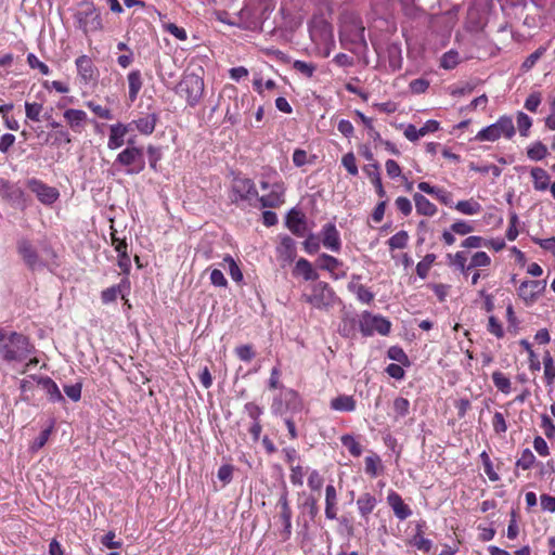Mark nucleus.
Instances as JSON below:
<instances>
[{"mask_svg": "<svg viewBox=\"0 0 555 555\" xmlns=\"http://www.w3.org/2000/svg\"><path fill=\"white\" fill-rule=\"evenodd\" d=\"M128 280L125 279L121 281L120 284L111 286L106 289H104L101 294V299L104 304H109L116 300L118 294L122 292V287L128 284Z\"/></svg>", "mask_w": 555, "mask_h": 555, "instance_id": "37", "label": "nucleus"}, {"mask_svg": "<svg viewBox=\"0 0 555 555\" xmlns=\"http://www.w3.org/2000/svg\"><path fill=\"white\" fill-rule=\"evenodd\" d=\"M16 248L24 263L31 271L41 270L48 267L56 257L55 251L49 245H44L41 248V255H39L36 247L27 238H21L17 242Z\"/></svg>", "mask_w": 555, "mask_h": 555, "instance_id": "2", "label": "nucleus"}, {"mask_svg": "<svg viewBox=\"0 0 555 555\" xmlns=\"http://www.w3.org/2000/svg\"><path fill=\"white\" fill-rule=\"evenodd\" d=\"M287 495H288L287 489H286V487H284V489L279 498V501H278V505L281 507L280 517L282 520L292 519V509L288 504Z\"/></svg>", "mask_w": 555, "mask_h": 555, "instance_id": "42", "label": "nucleus"}, {"mask_svg": "<svg viewBox=\"0 0 555 555\" xmlns=\"http://www.w3.org/2000/svg\"><path fill=\"white\" fill-rule=\"evenodd\" d=\"M28 338L16 332L7 334L0 328V354L7 362H22L33 352Z\"/></svg>", "mask_w": 555, "mask_h": 555, "instance_id": "1", "label": "nucleus"}, {"mask_svg": "<svg viewBox=\"0 0 555 555\" xmlns=\"http://www.w3.org/2000/svg\"><path fill=\"white\" fill-rule=\"evenodd\" d=\"M492 382L494 386L503 393L511 392V380L502 372L495 371L492 373Z\"/></svg>", "mask_w": 555, "mask_h": 555, "instance_id": "39", "label": "nucleus"}, {"mask_svg": "<svg viewBox=\"0 0 555 555\" xmlns=\"http://www.w3.org/2000/svg\"><path fill=\"white\" fill-rule=\"evenodd\" d=\"M429 88V81L424 78H417L410 82V90L415 94L424 93Z\"/></svg>", "mask_w": 555, "mask_h": 555, "instance_id": "64", "label": "nucleus"}, {"mask_svg": "<svg viewBox=\"0 0 555 555\" xmlns=\"http://www.w3.org/2000/svg\"><path fill=\"white\" fill-rule=\"evenodd\" d=\"M42 111V104L40 103H25L26 117L33 121L40 120V113Z\"/></svg>", "mask_w": 555, "mask_h": 555, "instance_id": "46", "label": "nucleus"}, {"mask_svg": "<svg viewBox=\"0 0 555 555\" xmlns=\"http://www.w3.org/2000/svg\"><path fill=\"white\" fill-rule=\"evenodd\" d=\"M37 383L41 386L51 402H65L63 395L53 379L48 376L38 377Z\"/></svg>", "mask_w": 555, "mask_h": 555, "instance_id": "20", "label": "nucleus"}, {"mask_svg": "<svg viewBox=\"0 0 555 555\" xmlns=\"http://www.w3.org/2000/svg\"><path fill=\"white\" fill-rule=\"evenodd\" d=\"M284 186L281 183H274L269 194L259 196L258 202L262 208H275L284 203Z\"/></svg>", "mask_w": 555, "mask_h": 555, "instance_id": "13", "label": "nucleus"}, {"mask_svg": "<svg viewBox=\"0 0 555 555\" xmlns=\"http://www.w3.org/2000/svg\"><path fill=\"white\" fill-rule=\"evenodd\" d=\"M116 534L114 531H108L105 535L101 538V544L106 548H120L122 546L121 540H115Z\"/></svg>", "mask_w": 555, "mask_h": 555, "instance_id": "52", "label": "nucleus"}, {"mask_svg": "<svg viewBox=\"0 0 555 555\" xmlns=\"http://www.w3.org/2000/svg\"><path fill=\"white\" fill-rule=\"evenodd\" d=\"M459 62V53L455 51H449L441 57L440 65L446 69H451L456 66Z\"/></svg>", "mask_w": 555, "mask_h": 555, "instance_id": "51", "label": "nucleus"}, {"mask_svg": "<svg viewBox=\"0 0 555 555\" xmlns=\"http://www.w3.org/2000/svg\"><path fill=\"white\" fill-rule=\"evenodd\" d=\"M0 195L9 199H17L22 197L23 192L20 188L12 184L9 180L0 178Z\"/></svg>", "mask_w": 555, "mask_h": 555, "instance_id": "30", "label": "nucleus"}, {"mask_svg": "<svg viewBox=\"0 0 555 555\" xmlns=\"http://www.w3.org/2000/svg\"><path fill=\"white\" fill-rule=\"evenodd\" d=\"M413 201L415 203L416 212L422 216L433 217L437 212V207L433 204L428 198H426L421 193H415L413 195Z\"/></svg>", "mask_w": 555, "mask_h": 555, "instance_id": "22", "label": "nucleus"}, {"mask_svg": "<svg viewBox=\"0 0 555 555\" xmlns=\"http://www.w3.org/2000/svg\"><path fill=\"white\" fill-rule=\"evenodd\" d=\"M295 273L301 274L306 281H315L319 278L312 264L305 258H300L296 262Z\"/></svg>", "mask_w": 555, "mask_h": 555, "instance_id": "29", "label": "nucleus"}, {"mask_svg": "<svg viewBox=\"0 0 555 555\" xmlns=\"http://www.w3.org/2000/svg\"><path fill=\"white\" fill-rule=\"evenodd\" d=\"M337 492L333 485H327L325 489V516L327 519L337 518Z\"/></svg>", "mask_w": 555, "mask_h": 555, "instance_id": "21", "label": "nucleus"}, {"mask_svg": "<svg viewBox=\"0 0 555 555\" xmlns=\"http://www.w3.org/2000/svg\"><path fill=\"white\" fill-rule=\"evenodd\" d=\"M64 392L65 395L73 401L77 402L81 398V384L76 383L73 385H65L64 386Z\"/></svg>", "mask_w": 555, "mask_h": 555, "instance_id": "58", "label": "nucleus"}, {"mask_svg": "<svg viewBox=\"0 0 555 555\" xmlns=\"http://www.w3.org/2000/svg\"><path fill=\"white\" fill-rule=\"evenodd\" d=\"M64 118L73 131L80 133L85 129L88 116L85 111L68 108L64 112Z\"/></svg>", "mask_w": 555, "mask_h": 555, "instance_id": "17", "label": "nucleus"}, {"mask_svg": "<svg viewBox=\"0 0 555 555\" xmlns=\"http://www.w3.org/2000/svg\"><path fill=\"white\" fill-rule=\"evenodd\" d=\"M488 331L498 338H502L504 336L502 324L494 315L489 318Z\"/></svg>", "mask_w": 555, "mask_h": 555, "instance_id": "63", "label": "nucleus"}, {"mask_svg": "<svg viewBox=\"0 0 555 555\" xmlns=\"http://www.w3.org/2000/svg\"><path fill=\"white\" fill-rule=\"evenodd\" d=\"M115 163L127 167L126 172L128 175H138L143 171L145 167L143 151L135 146H128L121 151L117 155Z\"/></svg>", "mask_w": 555, "mask_h": 555, "instance_id": "8", "label": "nucleus"}, {"mask_svg": "<svg viewBox=\"0 0 555 555\" xmlns=\"http://www.w3.org/2000/svg\"><path fill=\"white\" fill-rule=\"evenodd\" d=\"M235 352L240 360L249 362L255 357V352L250 345H242L235 349Z\"/></svg>", "mask_w": 555, "mask_h": 555, "instance_id": "61", "label": "nucleus"}, {"mask_svg": "<svg viewBox=\"0 0 555 555\" xmlns=\"http://www.w3.org/2000/svg\"><path fill=\"white\" fill-rule=\"evenodd\" d=\"M317 264L322 270L333 272L341 264V262L331 255L322 254L318 257Z\"/></svg>", "mask_w": 555, "mask_h": 555, "instance_id": "36", "label": "nucleus"}, {"mask_svg": "<svg viewBox=\"0 0 555 555\" xmlns=\"http://www.w3.org/2000/svg\"><path fill=\"white\" fill-rule=\"evenodd\" d=\"M293 68L298 73L302 74L307 78H311L315 72V65L304 61H295Z\"/></svg>", "mask_w": 555, "mask_h": 555, "instance_id": "45", "label": "nucleus"}, {"mask_svg": "<svg viewBox=\"0 0 555 555\" xmlns=\"http://www.w3.org/2000/svg\"><path fill=\"white\" fill-rule=\"evenodd\" d=\"M392 411L395 421H399L400 418L406 416L410 412L409 400L403 397L396 398L393 400Z\"/></svg>", "mask_w": 555, "mask_h": 555, "instance_id": "34", "label": "nucleus"}, {"mask_svg": "<svg viewBox=\"0 0 555 555\" xmlns=\"http://www.w3.org/2000/svg\"><path fill=\"white\" fill-rule=\"evenodd\" d=\"M204 79L194 74H185L176 87V93L186 100V103L194 107L196 106L204 94Z\"/></svg>", "mask_w": 555, "mask_h": 555, "instance_id": "4", "label": "nucleus"}, {"mask_svg": "<svg viewBox=\"0 0 555 555\" xmlns=\"http://www.w3.org/2000/svg\"><path fill=\"white\" fill-rule=\"evenodd\" d=\"M348 289L354 293L361 302L370 304L374 299V294L364 285L350 282Z\"/></svg>", "mask_w": 555, "mask_h": 555, "instance_id": "31", "label": "nucleus"}, {"mask_svg": "<svg viewBox=\"0 0 555 555\" xmlns=\"http://www.w3.org/2000/svg\"><path fill=\"white\" fill-rule=\"evenodd\" d=\"M410 544L424 553H428L433 546V542L429 539L423 537L422 528L420 525L417 526V532L410 540Z\"/></svg>", "mask_w": 555, "mask_h": 555, "instance_id": "35", "label": "nucleus"}, {"mask_svg": "<svg viewBox=\"0 0 555 555\" xmlns=\"http://www.w3.org/2000/svg\"><path fill=\"white\" fill-rule=\"evenodd\" d=\"M341 163H343V166L346 168V170L350 175H352V176L358 175V167L356 164V157H354L353 153H347L346 155H344Z\"/></svg>", "mask_w": 555, "mask_h": 555, "instance_id": "60", "label": "nucleus"}, {"mask_svg": "<svg viewBox=\"0 0 555 555\" xmlns=\"http://www.w3.org/2000/svg\"><path fill=\"white\" fill-rule=\"evenodd\" d=\"M450 263L456 266L462 273L466 274L470 269L466 266V256L463 251H457L455 255H448Z\"/></svg>", "mask_w": 555, "mask_h": 555, "instance_id": "48", "label": "nucleus"}, {"mask_svg": "<svg viewBox=\"0 0 555 555\" xmlns=\"http://www.w3.org/2000/svg\"><path fill=\"white\" fill-rule=\"evenodd\" d=\"M253 107V100L244 94L241 98L235 95L233 98V105L228 106L225 112V120L231 125H236L241 121V114L248 113Z\"/></svg>", "mask_w": 555, "mask_h": 555, "instance_id": "10", "label": "nucleus"}, {"mask_svg": "<svg viewBox=\"0 0 555 555\" xmlns=\"http://www.w3.org/2000/svg\"><path fill=\"white\" fill-rule=\"evenodd\" d=\"M533 186L537 191H545L550 186V175L541 167H533L530 171Z\"/></svg>", "mask_w": 555, "mask_h": 555, "instance_id": "26", "label": "nucleus"}, {"mask_svg": "<svg viewBox=\"0 0 555 555\" xmlns=\"http://www.w3.org/2000/svg\"><path fill=\"white\" fill-rule=\"evenodd\" d=\"M27 185L44 205H52L60 196V193L55 188L49 186L35 178L28 180Z\"/></svg>", "mask_w": 555, "mask_h": 555, "instance_id": "11", "label": "nucleus"}, {"mask_svg": "<svg viewBox=\"0 0 555 555\" xmlns=\"http://www.w3.org/2000/svg\"><path fill=\"white\" fill-rule=\"evenodd\" d=\"M491 263L490 257L485 251H477L472 257L470 263L467 269L476 268V267H487Z\"/></svg>", "mask_w": 555, "mask_h": 555, "instance_id": "47", "label": "nucleus"}, {"mask_svg": "<svg viewBox=\"0 0 555 555\" xmlns=\"http://www.w3.org/2000/svg\"><path fill=\"white\" fill-rule=\"evenodd\" d=\"M340 441L343 446L348 449L352 456L358 457L362 454L361 444L358 441H356V439L351 435H344L340 438Z\"/></svg>", "mask_w": 555, "mask_h": 555, "instance_id": "40", "label": "nucleus"}, {"mask_svg": "<svg viewBox=\"0 0 555 555\" xmlns=\"http://www.w3.org/2000/svg\"><path fill=\"white\" fill-rule=\"evenodd\" d=\"M515 134V127L512 117L502 116L496 122L481 129L475 137V140L483 142H494L501 137L511 139Z\"/></svg>", "mask_w": 555, "mask_h": 555, "instance_id": "7", "label": "nucleus"}, {"mask_svg": "<svg viewBox=\"0 0 555 555\" xmlns=\"http://www.w3.org/2000/svg\"><path fill=\"white\" fill-rule=\"evenodd\" d=\"M322 244L324 247L331 249L332 251H339L341 247L339 232L337 231L334 223H326L323 225L322 231Z\"/></svg>", "mask_w": 555, "mask_h": 555, "instance_id": "12", "label": "nucleus"}, {"mask_svg": "<svg viewBox=\"0 0 555 555\" xmlns=\"http://www.w3.org/2000/svg\"><path fill=\"white\" fill-rule=\"evenodd\" d=\"M409 234L406 231L401 230L388 240V245L391 250L403 249L406 247Z\"/></svg>", "mask_w": 555, "mask_h": 555, "instance_id": "38", "label": "nucleus"}, {"mask_svg": "<svg viewBox=\"0 0 555 555\" xmlns=\"http://www.w3.org/2000/svg\"><path fill=\"white\" fill-rule=\"evenodd\" d=\"M531 126L532 119L527 114L518 112L517 127L521 137H528Z\"/></svg>", "mask_w": 555, "mask_h": 555, "instance_id": "43", "label": "nucleus"}, {"mask_svg": "<svg viewBox=\"0 0 555 555\" xmlns=\"http://www.w3.org/2000/svg\"><path fill=\"white\" fill-rule=\"evenodd\" d=\"M127 79L129 86L128 98L130 102H134L143 85L141 72L139 69L131 70Z\"/></svg>", "mask_w": 555, "mask_h": 555, "instance_id": "23", "label": "nucleus"}, {"mask_svg": "<svg viewBox=\"0 0 555 555\" xmlns=\"http://www.w3.org/2000/svg\"><path fill=\"white\" fill-rule=\"evenodd\" d=\"M388 357L391 359V360H395L401 364H406L409 363V359H408V356L405 354V352L403 351L402 348L400 347H390L388 349Z\"/></svg>", "mask_w": 555, "mask_h": 555, "instance_id": "57", "label": "nucleus"}, {"mask_svg": "<svg viewBox=\"0 0 555 555\" xmlns=\"http://www.w3.org/2000/svg\"><path fill=\"white\" fill-rule=\"evenodd\" d=\"M229 198L237 207L256 206L258 191L253 180L243 177H235L232 181Z\"/></svg>", "mask_w": 555, "mask_h": 555, "instance_id": "3", "label": "nucleus"}, {"mask_svg": "<svg viewBox=\"0 0 555 555\" xmlns=\"http://www.w3.org/2000/svg\"><path fill=\"white\" fill-rule=\"evenodd\" d=\"M377 504L376 498L371 493H363L357 500V505L360 515L367 519L369 515L373 512Z\"/></svg>", "mask_w": 555, "mask_h": 555, "instance_id": "25", "label": "nucleus"}, {"mask_svg": "<svg viewBox=\"0 0 555 555\" xmlns=\"http://www.w3.org/2000/svg\"><path fill=\"white\" fill-rule=\"evenodd\" d=\"M451 231L455 234H459V235H466V234H469L472 232H474V227L467 222V221H464V220H459L454 223L451 224Z\"/></svg>", "mask_w": 555, "mask_h": 555, "instance_id": "50", "label": "nucleus"}, {"mask_svg": "<svg viewBox=\"0 0 555 555\" xmlns=\"http://www.w3.org/2000/svg\"><path fill=\"white\" fill-rule=\"evenodd\" d=\"M535 456L529 449H525L521 456L517 460L516 465L522 469H529L534 463Z\"/></svg>", "mask_w": 555, "mask_h": 555, "instance_id": "49", "label": "nucleus"}, {"mask_svg": "<svg viewBox=\"0 0 555 555\" xmlns=\"http://www.w3.org/2000/svg\"><path fill=\"white\" fill-rule=\"evenodd\" d=\"M158 120V116L155 113L149 114L144 117H141L137 120H133L135 128L142 134L149 135L152 134L155 130L156 122Z\"/></svg>", "mask_w": 555, "mask_h": 555, "instance_id": "24", "label": "nucleus"}, {"mask_svg": "<svg viewBox=\"0 0 555 555\" xmlns=\"http://www.w3.org/2000/svg\"><path fill=\"white\" fill-rule=\"evenodd\" d=\"M364 171L371 179L372 184L376 189V193L379 197H385L386 192L382 184L380 173H379V166L377 163L371 164L369 166L364 167Z\"/></svg>", "mask_w": 555, "mask_h": 555, "instance_id": "27", "label": "nucleus"}, {"mask_svg": "<svg viewBox=\"0 0 555 555\" xmlns=\"http://www.w3.org/2000/svg\"><path fill=\"white\" fill-rule=\"evenodd\" d=\"M545 282L541 281H524L518 288V295L526 302L535 301L538 295L544 289Z\"/></svg>", "mask_w": 555, "mask_h": 555, "instance_id": "15", "label": "nucleus"}, {"mask_svg": "<svg viewBox=\"0 0 555 555\" xmlns=\"http://www.w3.org/2000/svg\"><path fill=\"white\" fill-rule=\"evenodd\" d=\"M436 260L435 254H427L422 261L416 264V273L421 279H425L428 275L431 264Z\"/></svg>", "mask_w": 555, "mask_h": 555, "instance_id": "41", "label": "nucleus"}, {"mask_svg": "<svg viewBox=\"0 0 555 555\" xmlns=\"http://www.w3.org/2000/svg\"><path fill=\"white\" fill-rule=\"evenodd\" d=\"M387 502L400 520H404L412 515L411 508L404 504L403 500L397 492L391 491L387 496Z\"/></svg>", "mask_w": 555, "mask_h": 555, "instance_id": "19", "label": "nucleus"}, {"mask_svg": "<svg viewBox=\"0 0 555 555\" xmlns=\"http://www.w3.org/2000/svg\"><path fill=\"white\" fill-rule=\"evenodd\" d=\"M223 260H224V262H228V264H229V272H230L231 278L235 282H241L243 280V274H242L241 269L234 261V259L231 256H227V257H224Z\"/></svg>", "mask_w": 555, "mask_h": 555, "instance_id": "55", "label": "nucleus"}, {"mask_svg": "<svg viewBox=\"0 0 555 555\" xmlns=\"http://www.w3.org/2000/svg\"><path fill=\"white\" fill-rule=\"evenodd\" d=\"M391 323L380 317L372 315L369 312H364L360 321V330L364 336H371L375 332L380 335H387L390 332Z\"/></svg>", "mask_w": 555, "mask_h": 555, "instance_id": "9", "label": "nucleus"}, {"mask_svg": "<svg viewBox=\"0 0 555 555\" xmlns=\"http://www.w3.org/2000/svg\"><path fill=\"white\" fill-rule=\"evenodd\" d=\"M88 108H90L96 116L103 119H113V114L111 109L103 107L92 101L87 103Z\"/></svg>", "mask_w": 555, "mask_h": 555, "instance_id": "54", "label": "nucleus"}, {"mask_svg": "<svg viewBox=\"0 0 555 555\" xmlns=\"http://www.w3.org/2000/svg\"><path fill=\"white\" fill-rule=\"evenodd\" d=\"M302 299L319 310H328L335 304V293L326 282H317L302 294Z\"/></svg>", "mask_w": 555, "mask_h": 555, "instance_id": "5", "label": "nucleus"}, {"mask_svg": "<svg viewBox=\"0 0 555 555\" xmlns=\"http://www.w3.org/2000/svg\"><path fill=\"white\" fill-rule=\"evenodd\" d=\"M331 409L341 412H351L356 409V401L351 396L340 395L331 400Z\"/></svg>", "mask_w": 555, "mask_h": 555, "instance_id": "28", "label": "nucleus"}, {"mask_svg": "<svg viewBox=\"0 0 555 555\" xmlns=\"http://www.w3.org/2000/svg\"><path fill=\"white\" fill-rule=\"evenodd\" d=\"M76 66L78 75L85 83H89L90 81H94L96 79L98 69L89 56L81 55L77 57Z\"/></svg>", "mask_w": 555, "mask_h": 555, "instance_id": "14", "label": "nucleus"}, {"mask_svg": "<svg viewBox=\"0 0 555 555\" xmlns=\"http://www.w3.org/2000/svg\"><path fill=\"white\" fill-rule=\"evenodd\" d=\"M543 364L545 379L547 384H552L555 378V365L550 352H546V354L544 356Z\"/></svg>", "mask_w": 555, "mask_h": 555, "instance_id": "44", "label": "nucleus"}, {"mask_svg": "<svg viewBox=\"0 0 555 555\" xmlns=\"http://www.w3.org/2000/svg\"><path fill=\"white\" fill-rule=\"evenodd\" d=\"M548 155L545 144L541 141L534 142L527 149V156L531 160L538 162L544 159Z\"/></svg>", "mask_w": 555, "mask_h": 555, "instance_id": "32", "label": "nucleus"}, {"mask_svg": "<svg viewBox=\"0 0 555 555\" xmlns=\"http://www.w3.org/2000/svg\"><path fill=\"white\" fill-rule=\"evenodd\" d=\"M27 63H28L30 68L39 69L42 75H49L50 74V69H49L48 65L44 64L43 62H41L34 53H29L27 55Z\"/></svg>", "mask_w": 555, "mask_h": 555, "instance_id": "53", "label": "nucleus"}, {"mask_svg": "<svg viewBox=\"0 0 555 555\" xmlns=\"http://www.w3.org/2000/svg\"><path fill=\"white\" fill-rule=\"evenodd\" d=\"M129 126L130 125H124L121 122L111 125L107 142L109 150H117L125 143L124 138L129 131Z\"/></svg>", "mask_w": 555, "mask_h": 555, "instance_id": "18", "label": "nucleus"}, {"mask_svg": "<svg viewBox=\"0 0 555 555\" xmlns=\"http://www.w3.org/2000/svg\"><path fill=\"white\" fill-rule=\"evenodd\" d=\"M480 459L482 461V464H483V467H485V473L487 474V476L489 477L490 480L492 481H496L499 479V476L498 474L493 470V467H492V463H491V460L489 457V455L487 454L486 451H483L481 454H480Z\"/></svg>", "mask_w": 555, "mask_h": 555, "instance_id": "56", "label": "nucleus"}, {"mask_svg": "<svg viewBox=\"0 0 555 555\" xmlns=\"http://www.w3.org/2000/svg\"><path fill=\"white\" fill-rule=\"evenodd\" d=\"M455 209L464 215L473 216L481 211V205L472 198L457 202Z\"/></svg>", "mask_w": 555, "mask_h": 555, "instance_id": "33", "label": "nucleus"}, {"mask_svg": "<svg viewBox=\"0 0 555 555\" xmlns=\"http://www.w3.org/2000/svg\"><path fill=\"white\" fill-rule=\"evenodd\" d=\"M74 16L78 27L82 29L85 34L103 29L101 13L92 2H81L79 10Z\"/></svg>", "mask_w": 555, "mask_h": 555, "instance_id": "6", "label": "nucleus"}, {"mask_svg": "<svg viewBox=\"0 0 555 555\" xmlns=\"http://www.w3.org/2000/svg\"><path fill=\"white\" fill-rule=\"evenodd\" d=\"M286 225L297 236H304L307 230L305 216L296 209H292L287 214Z\"/></svg>", "mask_w": 555, "mask_h": 555, "instance_id": "16", "label": "nucleus"}, {"mask_svg": "<svg viewBox=\"0 0 555 555\" xmlns=\"http://www.w3.org/2000/svg\"><path fill=\"white\" fill-rule=\"evenodd\" d=\"M493 430L496 434H504L507 430V425L504 415L501 412H495L492 420Z\"/></svg>", "mask_w": 555, "mask_h": 555, "instance_id": "59", "label": "nucleus"}, {"mask_svg": "<svg viewBox=\"0 0 555 555\" xmlns=\"http://www.w3.org/2000/svg\"><path fill=\"white\" fill-rule=\"evenodd\" d=\"M540 104H541V94L539 92H532L526 99L525 108L531 113H535Z\"/></svg>", "mask_w": 555, "mask_h": 555, "instance_id": "62", "label": "nucleus"}]
</instances>
